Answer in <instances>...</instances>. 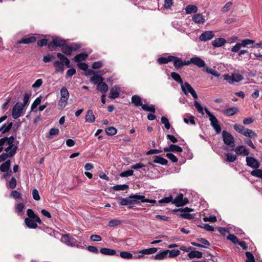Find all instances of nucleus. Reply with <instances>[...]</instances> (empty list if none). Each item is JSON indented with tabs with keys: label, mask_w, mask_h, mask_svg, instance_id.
I'll return each instance as SVG.
<instances>
[{
	"label": "nucleus",
	"mask_w": 262,
	"mask_h": 262,
	"mask_svg": "<svg viewBox=\"0 0 262 262\" xmlns=\"http://www.w3.org/2000/svg\"><path fill=\"white\" fill-rule=\"evenodd\" d=\"M120 204L122 206H125L134 204H139L140 200L142 203H150L155 204L156 201L155 200H150L146 199L144 195H139L138 194H132L129 196L128 198H120Z\"/></svg>",
	"instance_id": "f257e3e1"
},
{
	"label": "nucleus",
	"mask_w": 262,
	"mask_h": 262,
	"mask_svg": "<svg viewBox=\"0 0 262 262\" xmlns=\"http://www.w3.org/2000/svg\"><path fill=\"white\" fill-rule=\"evenodd\" d=\"M204 110L206 114L209 117V121H210V125L215 130L217 134H219L222 131V128L219 124V121L215 116L211 113L207 107L204 108Z\"/></svg>",
	"instance_id": "f03ea898"
},
{
	"label": "nucleus",
	"mask_w": 262,
	"mask_h": 262,
	"mask_svg": "<svg viewBox=\"0 0 262 262\" xmlns=\"http://www.w3.org/2000/svg\"><path fill=\"white\" fill-rule=\"evenodd\" d=\"M60 98L58 102V105L61 108L66 107L68 103L70 94L67 88L63 86L60 91Z\"/></svg>",
	"instance_id": "7ed1b4c3"
},
{
	"label": "nucleus",
	"mask_w": 262,
	"mask_h": 262,
	"mask_svg": "<svg viewBox=\"0 0 262 262\" xmlns=\"http://www.w3.org/2000/svg\"><path fill=\"white\" fill-rule=\"evenodd\" d=\"M233 128L237 132L247 137H257L256 134L251 129L246 128L244 126L241 125L235 124L233 125Z\"/></svg>",
	"instance_id": "20e7f679"
},
{
	"label": "nucleus",
	"mask_w": 262,
	"mask_h": 262,
	"mask_svg": "<svg viewBox=\"0 0 262 262\" xmlns=\"http://www.w3.org/2000/svg\"><path fill=\"white\" fill-rule=\"evenodd\" d=\"M66 45V40L57 37H53L52 41L48 44V47L50 51H53L55 47H62Z\"/></svg>",
	"instance_id": "39448f33"
},
{
	"label": "nucleus",
	"mask_w": 262,
	"mask_h": 262,
	"mask_svg": "<svg viewBox=\"0 0 262 262\" xmlns=\"http://www.w3.org/2000/svg\"><path fill=\"white\" fill-rule=\"evenodd\" d=\"M24 105L20 102H17L12 108V116L14 119H16L21 116L24 110Z\"/></svg>",
	"instance_id": "423d86ee"
},
{
	"label": "nucleus",
	"mask_w": 262,
	"mask_h": 262,
	"mask_svg": "<svg viewBox=\"0 0 262 262\" xmlns=\"http://www.w3.org/2000/svg\"><path fill=\"white\" fill-rule=\"evenodd\" d=\"M181 89L185 95L187 96L188 93H190L194 99H198V95L195 91L188 82H185L183 83L182 85H181Z\"/></svg>",
	"instance_id": "0eeeda50"
},
{
	"label": "nucleus",
	"mask_w": 262,
	"mask_h": 262,
	"mask_svg": "<svg viewBox=\"0 0 262 262\" xmlns=\"http://www.w3.org/2000/svg\"><path fill=\"white\" fill-rule=\"evenodd\" d=\"M81 46L80 45L75 43H72L70 45H64L61 48V51L63 53L67 55H71L73 51H75L77 50Z\"/></svg>",
	"instance_id": "6e6552de"
},
{
	"label": "nucleus",
	"mask_w": 262,
	"mask_h": 262,
	"mask_svg": "<svg viewBox=\"0 0 262 262\" xmlns=\"http://www.w3.org/2000/svg\"><path fill=\"white\" fill-rule=\"evenodd\" d=\"M188 203V199L186 197H184L182 193H179L172 202V203L177 207L184 206Z\"/></svg>",
	"instance_id": "1a4fd4ad"
},
{
	"label": "nucleus",
	"mask_w": 262,
	"mask_h": 262,
	"mask_svg": "<svg viewBox=\"0 0 262 262\" xmlns=\"http://www.w3.org/2000/svg\"><path fill=\"white\" fill-rule=\"evenodd\" d=\"M222 136L223 138L224 143L231 147L234 146V137L227 132L224 130L222 132Z\"/></svg>",
	"instance_id": "9d476101"
},
{
	"label": "nucleus",
	"mask_w": 262,
	"mask_h": 262,
	"mask_svg": "<svg viewBox=\"0 0 262 262\" xmlns=\"http://www.w3.org/2000/svg\"><path fill=\"white\" fill-rule=\"evenodd\" d=\"M6 143L8 145V146L5 149L6 152L15 150V154L16 153L17 149V146L14 145L13 143L14 141V137L10 136V137H5Z\"/></svg>",
	"instance_id": "9b49d317"
},
{
	"label": "nucleus",
	"mask_w": 262,
	"mask_h": 262,
	"mask_svg": "<svg viewBox=\"0 0 262 262\" xmlns=\"http://www.w3.org/2000/svg\"><path fill=\"white\" fill-rule=\"evenodd\" d=\"M246 161L247 165L252 168L257 169L260 167V164L258 160L253 157L247 156Z\"/></svg>",
	"instance_id": "f8f14e48"
},
{
	"label": "nucleus",
	"mask_w": 262,
	"mask_h": 262,
	"mask_svg": "<svg viewBox=\"0 0 262 262\" xmlns=\"http://www.w3.org/2000/svg\"><path fill=\"white\" fill-rule=\"evenodd\" d=\"M214 36V34L212 31H206L201 34L199 37L202 41H207L211 39Z\"/></svg>",
	"instance_id": "ddd939ff"
},
{
	"label": "nucleus",
	"mask_w": 262,
	"mask_h": 262,
	"mask_svg": "<svg viewBox=\"0 0 262 262\" xmlns=\"http://www.w3.org/2000/svg\"><path fill=\"white\" fill-rule=\"evenodd\" d=\"M235 152L237 155H242L247 156L249 155V150L243 145L237 146L235 149Z\"/></svg>",
	"instance_id": "4468645a"
},
{
	"label": "nucleus",
	"mask_w": 262,
	"mask_h": 262,
	"mask_svg": "<svg viewBox=\"0 0 262 262\" xmlns=\"http://www.w3.org/2000/svg\"><path fill=\"white\" fill-rule=\"evenodd\" d=\"M191 62L199 68H203L205 67L206 63L205 61L199 57H193L191 58Z\"/></svg>",
	"instance_id": "2eb2a0df"
},
{
	"label": "nucleus",
	"mask_w": 262,
	"mask_h": 262,
	"mask_svg": "<svg viewBox=\"0 0 262 262\" xmlns=\"http://www.w3.org/2000/svg\"><path fill=\"white\" fill-rule=\"evenodd\" d=\"M163 150L165 152L172 151L181 152L183 149L182 147L177 145L171 144L169 147H164Z\"/></svg>",
	"instance_id": "dca6fc26"
},
{
	"label": "nucleus",
	"mask_w": 262,
	"mask_h": 262,
	"mask_svg": "<svg viewBox=\"0 0 262 262\" xmlns=\"http://www.w3.org/2000/svg\"><path fill=\"white\" fill-rule=\"evenodd\" d=\"M25 223L26 226L31 229H35L37 227V222L32 218H25Z\"/></svg>",
	"instance_id": "f3484780"
},
{
	"label": "nucleus",
	"mask_w": 262,
	"mask_h": 262,
	"mask_svg": "<svg viewBox=\"0 0 262 262\" xmlns=\"http://www.w3.org/2000/svg\"><path fill=\"white\" fill-rule=\"evenodd\" d=\"M53 66L55 67V72L63 73L64 65L62 62L56 60L53 62Z\"/></svg>",
	"instance_id": "a211bd4d"
},
{
	"label": "nucleus",
	"mask_w": 262,
	"mask_h": 262,
	"mask_svg": "<svg viewBox=\"0 0 262 262\" xmlns=\"http://www.w3.org/2000/svg\"><path fill=\"white\" fill-rule=\"evenodd\" d=\"M157 251V249L156 248H150L148 249H143L139 251V253H141V255H139L137 257L140 258L143 256V255L154 254L156 253Z\"/></svg>",
	"instance_id": "6ab92c4d"
},
{
	"label": "nucleus",
	"mask_w": 262,
	"mask_h": 262,
	"mask_svg": "<svg viewBox=\"0 0 262 262\" xmlns=\"http://www.w3.org/2000/svg\"><path fill=\"white\" fill-rule=\"evenodd\" d=\"M27 214L28 217L27 218L34 219L39 224H41L42 222L39 217L31 209H28L27 210Z\"/></svg>",
	"instance_id": "aec40b11"
},
{
	"label": "nucleus",
	"mask_w": 262,
	"mask_h": 262,
	"mask_svg": "<svg viewBox=\"0 0 262 262\" xmlns=\"http://www.w3.org/2000/svg\"><path fill=\"white\" fill-rule=\"evenodd\" d=\"M119 92L120 89L118 87L116 86H113L110 90L109 97L112 99L118 98L120 95Z\"/></svg>",
	"instance_id": "412c9836"
},
{
	"label": "nucleus",
	"mask_w": 262,
	"mask_h": 262,
	"mask_svg": "<svg viewBox=\"0 0 262 262\" xmlns=\"http://www.w3.org/2000/svg\"><path fill=\"white\" fill-rule=\"evenodd\" d=\"M226 42V40L224 38H217L212 41V45L214 47H221Z\"/></svg>",
	"instance_id": "4be33fe9"
},
{
	"label": "nucleus",
	"mask_w": 262,
	"mask_h": 262,
	"mask_svg": "<svg viewBox=\"0 0 262 262\" xmlns=\"http://www.w3.org/2000/svg\"><path fill=\"white\" fill-rule=\"evenodd\" d=\"M238 111L237 107H231L223 111V114L226 116H231L235 114Z\"/></svg>",
	"instance_id": "5701e85b"
},
{
	"label": "nucleus",
	"mask_w": 262,
	"mask_h": 262,
	"mask_svg": "<svg viewBox=\"0 0 262 262\" xmlns=\"http://www.w3.org/2000/svg\"><path fill=\"white\" fill-rule=\"evenodd\" d=\"M85 119L86 122L93 123L95 121V117L92 110H89L86 114Z\"/></svg>",
	"instance_id": "b1692460"
},
{
	"label": "nucleus",
	"mask_w": 262,
	"mask_h": 262,
	"mask_svg": "<svg viewBox=\"0 0 262 262\" xmlns=\"http://www.w3.org/2000/svg\"><path fill=\"white\" fill-rule=\"evenodd\" d=\"M171 61H173L175 68L179 69L183 67V60L181 58L176 56H172Z\"/></svg>",
	"instance_id": "393cba45"
},
{
	"label": "nucleus",
	"mask_w": 262,
	"mask_h": 262,
	"mask_svg": "<svg viewBox=\"0 0 262 262\" xmlns=\"http://www.w3.org/2000/svg\"><path fill=\"white\" fill-rule=\"evenodd\" d=\"M10 166L11 161L10 160H8L1 165L0 171L2 172H5V171H8V170H11L10 168Z\"/></svg>",
	"instance_id": "a878e982"
},
{
	"label": "nucleus",
	"mask_w": 262,
	"mask_h": 262,
	"mask_svg": "<svg viewBox=\"0 0 262 262\" xmlns=\"http://www.w3.org/2000/svg\"><path fill=\"white\" fill-rule=\"evenodd\" d=\"M15 155V150L3 153L0 155V163L6 160L8 158H11Z\"/></svg>",
	"instance_id": "bb28decb"
},
{
	"label": "nucleus",
	"mask_w": 262,
	"mask_h": 262,
	"mask_svg": "<svg viewBox=\"0 0 262 262\" xmlns=\"http://www.w3.org/2000/svg\"><path fill=\"white\" fill-rule=\"evenodd\" d=\"M132 103L136 107L140 106L143 104L141 98L138 95H134L132 97Z\"/></svg>",
	"instance_id": "cd10ccee"
},
{
	"label": "nucleus",
	"mask_w": 262,
	"mask_h": 262,
	"mask_svg": "<svg viewBox=\"0 0 262 262\" xmlns=\"http://www.w3.org/2000/svg\"><path fill=\"white\" fill-rule=\"evenodd\" d=\"M192 20L194 21L196 24H203L205 19L204 17L202 15V14L198 13L194 15L192 17Z\"/></svg>",
	"instance_id": "c85d7f7f"
},
{
	"label": "nucleus",
	"mask_w": 262,
	"mask_h": 262,
	"mask_svg": "<svg viewBox=\"0 0 262 262\" xmlns=\"http://www.w3.org/2000/svg\"><path fill=\"white\" fill-rule=\"evenodd\" d=\"M142 109L146 112H149L154 114L156 112V108L153 104H143L141 105Z\"/></svg>",
	"instance_id": "c756f323"
},
{
	"label": "nucleus",
	"mask_w": 262,
	"mask_h": 262,
	"mask_svg": "<svg viewBox=\"0 0 262 262\" xmlns=\"http://www.w3.org/2000/svg\"><path fill=\"white\" fill-rule=\"evenodd\" d=\"M153 162L155 163H158L162 165H166L168 163V161L159 156H156L155 157V159L153 161Z\"/></svg>",
	"instance_id": "7c9ffc66"
},
{
	"label": "nucleus",
	"mask_w": 262,
	"mask_h": 262,
	"mask_svg": "<svg viewBox=\"0 0 262 262\" xmlns=\"http://www.w3.org/2000/svg\"><path fill=\"white\" fill-rule=\"evenodd\" d=\"M97 90L101 93L105 94L108 91V86L105 82L102 81L97 85Z\"/></svg>",
	"instance_id": "2f4dec72"
},
{
	"label": "nucleus",
	"mask_w": 262,
	"mask_h": 262,
	"mask_svg": "<svg viewBox=\"0 0 262 262\" xmlns=\"http://www.w3.org/2000/svg\"><path fill=\"white\" fill-rule=\"evenodd\" d=\"M36 38L34 36H30L29 37L23 38L19 41H18V43H24V44H28L30 43H33L36 41Z\"/></svg>",
	"instance_id": "473e14b6"
},
{
	"label": "nucleus",
	"mask_w": 262,
	"mask_h": 262,
	"mask_svg": "<svg viewBox=\"0 0 262 262\" xmlns=\"http://www.w3.org/2000/svg\"><path fill=\"white\" fill-rule=\"evenodd\" d=\"M188 256L190 259L194 258H201L203 256V253L198 251H192L188 254Z\"/></svg>",
	"instance_id": "72a5a7b5"
},
{
	"label": "nucleus",
	"mask_w": 262,
	"mask_h": 262,
	"mask_svg": "<svg viewBox=\"0 0 262 262\" xmlns=\"http://www.w3.org/2000/svg\"><path fill=\"white\" fill-rule=\"evenodd\" d=\"M88 55L86 53H82L76 55L74 58V60L76 62H79L81 61L85 60L88 57Z\"/></svg>",
	"instance_id": "f704fd0d"
},
{
	"label": "nucleus",
	"mask_w": 262,
	"mask_h": 262,
	"mask_svg": "<svg viewBox=\"0 0 262 262\" xmlns=\"http://www.w3.org/2000/svg\"><path fill=\"white\" fill-rule=\"evenodd\" d=\"M100 252L106 255H114L116 253V252L115 250L103 248L100 250Z\"/></svg>",
	"instance_id": "c9c22d12"
},
{
	"label": "nucleus",
	"mask_w": 262,
	"mask_h": 262,
	"mask_svg": "<svg viewBox=\"0 0 262 262\" xmlns=\"http://www.w3.org/2000/svg\"><path fill=\"white\" fill-rule=\"evenodd\" d=\"M170 75H171V78L174 80H175L176 82H177L178 83L180 84L181 85H182V84L183 83V80H182L181 76L178 73L175 72H172L171 73Z\"/></svg>",
	"instance_id": "e433bc0d"
},
{
	"label": "nucleus",
	"mask_w": 262,
	"mask_h": 262,
	"mask_svg": "<svg viewBox=\"0 0 262 262\" xmlns=\"http://www.w3.org/2000/svg\"><path fill=\"white\" fill-rule=\"evenodd\" d=\"M103 78L101 76L95 75L91 78V81L94 84H98L99 82L103 81Z\"/></svg>",
	"instance_id": "4c0bfd02"
},
{
	"label": "nucleus",
	"mask_w": 262,
	"mask_h": 262,
	"mask_svg": "<svg viewBox=\"0 0 262 262\" xmlns=\"http://www.w3.org/2000/svg\"><path fill=\"white\" fill-rule=\"evenodd\" d=\"M168 250H165L161 252L160 253H158L155 255L154 257L155 259L157 260H162L165 258L168 254Z\"/></svg>",
	"instance_id": "58836bf2"
},
{
	"label": "nucleus",
	"mask_w": 262,
	"mask_h": 262,
	"mask_svg": "<svg viewBox=\"0 0 262 262\" xmlns=\"http://www.w3.org/2000/svg\"><path fill=\"white\" fill-rule=\"evenodd\" d=\"M172 58H173L172 55H169L167 57H162L159 58L157 60V61L160 64H165V63H167L168 62H169L170 61H171Z\"/></svg>",
	"instance_id": "ea45409f"
},
{
	"label": "nucleus",
	"mask_w": 262,
	"mask_h": 262,
	"mask_svg": "<svg viewBox=\"0 0 262 262\" xmlns=\"http://www.w3.org/2000/svg\"><path fill=\"white\" fill-rule=\"evenodd\" d=\"M185 11L187 14L195 13L198 11V8L194 5H187L185 8Z\"/></svg>",
	"instance_id": "a19ab883"
},
{
	"label": "nucleus",
	"mask_w": 262,
	"mask_h": 262,
	"mask_svg": "<svg viewBox=\"0 0 262 262\" xmlns=\"http://www.w3.org/2000/svg\"><path fill=\"white\" fill-rule=\"evenodd\" d=\"M13 125L12 122H10L7 125L6 123L3 124L1 127H0V132L4 134L8 132L12 128Z\"/></svg>",
	"instance_id": "79ce46f5"
},
{
	"label": "nucleus",
	"mask_w": 262,
	"mask_h": 262,
	"mask_svg": "<svg viewBox=\"0 0 262 262\" xmlns=\"http://www.w3.org/2000/svg\"><path fill=\"white\" fill-rule=\"evenodd\" d=\"M129 187L126 184L117 185L112 187V189L115 191L124 190L128 189Z\"/></svg>",
	"instance_id": "37998d69"
},
{
	"label": "nucleus",
	"mask_w": 262,
	"mask_h": 262,
	"mask_svg": "<svg viewBox=\"0 0 262 262\" xmlns=\"http://www.w3.org/2000/svg\"><path fill=\"white\" fill-rule=\"evenodd\" d=\"M250 174L254 177L262 179V169H255L251 171Z\"/></svg>",
	"instance_id": "c03bdc74"
},
{
	"label": "nucleus",
	"mask_w": 262,
	"mask_h": 262,
	"mask_svg": "<svg viewBox=\"0 0 262 262\" xmlns=\"http://www.w3.org/2000/svg\"><path fill=\"white\" fill-rule=\"evenodd\" d=\"M178 215L185 219L191 220L194 218V214L189 213H183L178 214Z\"/></svg>",
	"instance_id": "a18cd8bd"
},
{
	"label": "nucleus",
	"mask_w": 262,
	"mask_h": 262,
	"mask_svg": "<svg viewBox=\"0 0 262 262\" xmlns=\"http://www.w3.org/2000/svg\"><path fill=\"white\" fill-rule=\"evenodd\" d=\"M106 134L109 136H113L116 134L117 129L114 127H108L105 129Z\"/></svg>",
	"instance_id": "49530a36"
},
{
	"label": "nucleus",
	"mask_w": 262,
	"mask_h": 262,
	"mask_svg": "<svg viewBox=\"0 0 262 262\" xmlns=\"http://www.w3.org/2000/svg\"><path fill=\"white\" fill-rule=\"evenodd\" d=\"M226 161L228 162H234L237 158L236 156L232 154L228 153L226 155Z\"/></svg>",
	"instance_id": "de8ad7c7"
},
{
	"label": "nucleus",
	"mask_w": 262,
	"mask_h": 262,
	"mask_svg": "<svg viewBox=\"0 0 262 262\" xmlns=\"http://www.w3.org/2000/svg\"><path fill=\"white\" fill-rule=\"evenodd\" d=\"M205 71L207 73L210 74L215 77H218L220 76V74L217 71L213 70L212 69H211V68H209L208 67H206L205 68Z\"/></svg>",
	"instance_id": "09e8293b"
},
{
	"label": "nucleus",
	"mask_w": 262,
	"mask_h": 262,
	"mask_svg": "<svg viewBox=\"0 0 262 262\" xmlns=\"http://www.w3.org/2000/svg\"><path fill=\"white\" fill-rule=\"evenodd\" d=\"M193 211V210L192 209L188 207H186L183 209L181 208V209H174L173 210V212L174 213H176L177 212L180 211L181 212V213H189L190 212H192Z\"/></svg>",
	"instance_id": "8fccbe9b"
},
{
	"label": "nucleus",
	"mask_w": 262,
	"mask_h": 262,
	"mask_svg": "<svg viewBox=\"0 0 262 262\" xmlns=\"http://www.w3.org/2000/svg\"><path fill=\"white\" fill-rule=\"evenodd\" d=\"M10 195L11 198H13L15 199H21V194L17 190H12L11 192Z\"/></svg>",
	"instance_id": "3c124183"
},
{
	"label": "nucleus",
	"mask_w": 262,
	"mask_h": 262,
	"mask_svg": "<svg viewBox=\"0 0 262 262\" xmlns=\"http://www.w3.org/2000/svg\"><path fill=\"white\" fill-rule=\"evenodd\" d=\"M120 256L124 259H131L133 258V254L128 252L122 251L120 253Z\"/></svg>",
	"instance_id": "603ef678"
},
{
	"label": "nucleus",
	"mask_w": 262,
	"mask_h": 262,
	"mask_svg": "<svg viewBox=\"0 0 262 262\" xmlns=\"http://www.w3.org/2000/svg\"><path fill=\"white\" fill-rule=\"evenodd\" d=\"M161 121L162 124L165 126V127L167 129H169L170 127V124L169 123L168 119L165 117H162Z\"/></svg>",
	"instance_id": "864d4df0"
},
{
	"label": "nucleus",
	"mask_w": 262,
	"mask_h": 262,
	"mask_svg": "<svg viewBox=\"0 0 262 262\" xmlns=\"http://www.w3.org/2000/svg\"><path fill=\"white\" fill-rule=\"evenodd\" d=\"M232 76L233 77L234 82H239L244 79L243 76L241 74H239L234 73V74H232Z\"/></svg>",
	"instance_id": "5fc2aeb1"
},
{
	"label": "nucleus",
	"mask_w": 262,
	"mask_h": 262,
	"mask_svg": "<svg viewBox=\"0 0 262 262\" xmlns=\"http://www.w3.org/2000/svg\"><path fill=\"white\" fill-rule=\"evenodd\" d=\"M254 42V41L250 39H244L240 43L242 47H245L249 45H252Z\"/></svg>",
	"instance_id": "6e6d98bb"
},
{
	"label": "nucleus",
	"mask_w": 262,
	"mask_h": 262,
	"mask_svg": "<svg viewBox=\"0 0 262 262\" xmlns=\"http://www.w3.org/2000/svg\"><path fill=\"white\" fill-rule=\"evenodd\" d=\"M168 250V254H169V257H174L179 255L180 254V251L179 250L173 249L171 250Z\"/></svg>",
	"instance_id": "4d7b16f0"
},
{
	"label": "nucleus",
	"mask_w": 262,
	"mask_h": 262,
	"mask_svg": "<svg viewBox=\"0 0 262 262\" xmlns=\"http://www.w3.org/2000/svg\"><path fill=\"white\" fill-rule=\"evenodd\" d=\"M8 184L9 187L11 189H14L16 187V185H17V182H16V179L13 177H12Z\"/></svg>",
	"instance_id": "13d9d810"
},
{
	"label": "nucleus",
	"mask_w": 262,
	"mask_h": 262,
	"mask_svg": "<svg viewBox=\"0 0 262 262\" xmlns=\"http://www.w3.org/2000/svg\"><path fill=\"white\" fill-rule=\"evenodd\" d=\"M173 201V198L171 195L169 196L165 197L159 201V203H168Z\"/></svg>",
	"instance_id": "bf43d9fd"
},
{
	"label": "nucleus",
	"mask_w": 262,
	"mask_h": 262,
	"mask_svg": "<svg viewBox=\"0 0 262 262\" xmlns=\"http://www.w3.org/2000/svg\"><path fill=\"white\" fill-rule=\"evenodd\" d=\"M42 97L41 96H39L37 97L34 101L33 102V103L31 105V110H33L35 108H36L37 105H38L41 101Z\"/></svg>",
	"instance_id": "052dcab7"
},
{
	"label": "nucleus",
	"mask_w": 262,
	"mask_h": 262,
	"mask_svg": "<svg viewBox=\"0 0 262 262\" xmlns=\"http://www.w3.org/2000/svg\"><path fill=\"white\" fill-rule=\"evenodd\" d=\"M194 105L199 113L202 115L204 114L202 106L197 101H194Z\"/></svg>",
	"instance_id": "680f3d73"
},
{
	"label": "nucleus",
	"mask_w": 262,
	"mask_h": 262,
	"mask_svg": "<svg viewBox=\"0 0 262 262\" xmlns=\"http://www.w3.org/2000/svg\"><path fill=\"white\" fill-rule=\"evenodd\" d=\"M32 196L35 201H39L40 199V197L39 194L38 190L36 188L32 189Z\"/></svg>",
	"instance_id": "e2e57ef3"
},
{
	"label": "nucleus",
	"mask_w": 262,
	"mask_h": 262,
	"mask_svg": "<svg viewBox=\"0 0 262 262\" xmlns=\"http://www.w3.org/2000/svg\"><path fill=\"white\" fill-rule=\"evenodd\" d=\"M173 0H164L163 7L165 9H170L173 5Z\"/></svg>",
	"instance_id": "0e129e2a"
},
{
	"label": "nucleus",
	"mask_w": 262,
	"mask_h": 262,
	"mask_svg": "<svg viewBox=\"0 0 262 262\" xmlns=\"http://www.w3.org/2000/svg\"><path fill=\"white\" fill-rule=\"evenodd\" d=\"M134 171L133 170H128L121 172L120 176L121 177H128L133 176Z\"/></svg>",
	"instance_id": "69168bd1"
},
{
	"label": "nucleus",
	"mask_w": 262,
	"mask_h": 262,
	"mask_svg": "<svg viewBox=\"0 0 262 262\" xmlns=\"http://www.w3.org/2000/svg\"><path fill=\"white\" fill-rule=\"evenodd\" d=\"M245 254L247 257L246 262H255L254 256L251 252H246Z\"/></svg>",
	"instance_id": "338daca9"
},
{
	"label": "nucleus",
	"mask_w": 262,
	"mask_h": 262,
	"mask_svg": "<svg viewBox=\"0 0 262 262\" xmlns=\"http://www.w3.org/2000/svg\"><path fill=\"white\" fill-rule=\"evenodd\" d=\"M227 239L231 241L233 244H237L238 242L237 237L233 234H229L227 236Z\"/></svg>",
	"instance_id": "774afa93"
}]
</instances>
